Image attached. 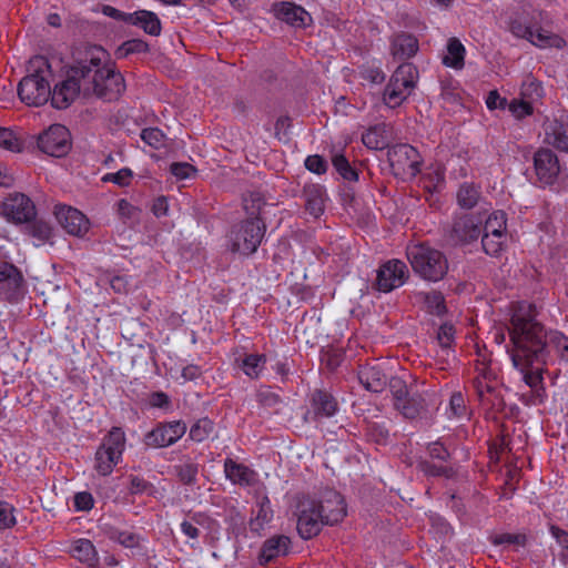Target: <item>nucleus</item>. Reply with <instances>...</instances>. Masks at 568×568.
Instances as JSON below:
<instances>
[{"instance_id": "41", "label": "nucleus", "mask_w": 568, "mask_h": 568, "mask_svg": "<svg viewBox=\"0 0 568 568\" xmlns=\"http://www.w3.org/2000/svg\"><path fill=\"white\" fill-rule=\"evenodd\" d=\"M214 430V423L207 418H201L196 420L190 428L189 436L192 440L201 443L209 438Z\"/></svg>"}, {"instance_id": "35", "label": "nucleus", "mask_w": 568, "mask_h": 568, "mask_svg": "<svg viewBox=\"0 0 568 568\" xmlns=\"http://www.w3.org/2000/svg\"><path fill=\"white\" fill-rule=\"evenodd\" d=\"M465 48L462 42L455 38L449 39L447 43V52L443 58L446 67L462 69L464 65Z\"/></svg>"}, {"instance_id": "52", "label": "nucleus", "mask_w": 568, "mask_h": 568, "mask_svg": "<svg viewBox=\"0 0 568 568\" xmlns=\"http://www.w3.org/2000/svg\"><path fill=\"white\" fill-rule=\"evenodd\" d=\"M133 179V172L129 168H123L114 173H106L103 175V182H111L119 186H128Z\"/></svg>"}, {"instance_id": "64", "label": "nucleus", "mask_w": 568, "mask_h": 568, "mask_svg": "<svg viewBox=\"0 0 568 568\" xmlns=\"http://www.w3.org/2000/svg\"><path fill=\"white\" fill-rule=\"evenodd\" d=\"M118 213L128 220L136 217L138 209L132 205L129 201L122 199L116 203Z\"/></svg>"}, {"instance_id": "28", "label": "nucleus", "mask_w": 568, "mask_h": 568, "mask_svg": "<svg viewBox=\"0 0 568 568\" xmlns=\"http://www.w3.org/2000/svg\"><path fill=\"white\" fill-rule=\"evenodd\" d=\"M273 10L276 18L295 28L306 27L312 22L310 13L292 2L278 3L274 6Z\"/></svg>"}, {"instance_id": "57", "label": "nucleus", "mask_w": 568, "mask_h": 568, "mask_svg": "<svg viewBox=\"0 0 568 568\" xmlns=\"http://www.w3.org/2000/svg\"><path fill=\"white\" fill-rule=\"evenodd\" d=\"M170 171L178 180L191 179L196 173L194 166L186 162L172 163Z\"/></svg>"}, {"instance_id": "3", "label": "nucleus", "mask_w": 568, "mask_h": 568, "mask_svg": "<svg viewBox=\"0 0 568 568\" xmlns=\"http://www.w3.org/2000/svg\"><path fill=\"white\" fill-rule=\"evenodd\" d=\"M476 377L473 379L474 394L486 415L495 417L505 408V400L499 381V367L491 357L475 361Z\"/></svg>"}, {"instance_id": "12", "label": "nucleus", "mask_w": 568, "mask_h": 568, "mask_svg": "<svg viewBox=\"0 0 568 568\" xmlns=\"http://www.w3.org/2000/svg\"><path fill=\"white\" fill-rule=\"evenodd\" d=\"M388 160L396 175L415 176L419 172V153L409 144H397L390 148Z\"/></svg>"}, {"instance_id": "33", "label": "nucleus", "mask_w": 568, "mask_h": 568, "mask_svg": "<svg viewBox=\"0 0 568 568\" xmlns=\"http://www.w3.org/2000/svg\"><path fill=\"white\" fill-rule=\"evenodd\" d=\"M418 50V42L409 34H398L392 44V53L400 60L409 59Z\"/></svg>"}, {"instance_id": "20", "label": "nucleus", "mask_w": 568, "mask_h": 568, "mask_svg": "<svg viewBox=\"0 0 568 568\" xmlns=\"http://www.w3.org/2000/svg\"><path fill=\"white\" fill-rule=\"evenodd\" d=\"M316 506L321 509L326 525H335L346 516V504L344 497L336 490L328 489L323 493L322 498L316 500Z\"/></svg>"}, {"instance_id": "4", "label": "nucleus", "mask_w": 568, "mask_h": 568, "mask_svg": "<svg viewBox=\"0 0 568 568\" xmlns=\"http://www.w3.org/2000/svg\"><path fill=\"white\" fill-rule=\"evenodd\" d=\"M406 256L414 273L425 281L438 282L448 271L446 256L425 243L408 245Z\"/></svg>"}, {"instance_id": "17", "label": "nucleus", "mask_w": 568, "mask_h": 568, "mask_svg": "<svg viewBox=\"0 0 568 568\" xmlns=\"http://www.w3.org/2000/svg\"><path fill=\"white\" fill-rule=\"evenodd\" d=\"M338 412V402L326 389H315L310 397V408L305 414L306 422H321L331 418Z\"/></svg>"}, {"instance_id": "51", "label": "nucleus", "mask_w": 568, "mask_h": 568, "mask_svg": "<svg viewBox=\"0 0 568 568\" xmlns=\"http://www.w3.org/2000/svg\"><path fill=\"white\" fill-rule=\"evenodd\" d=\"M548 399V394H547V390L546 388H540L539 389H531L526 392V393H523L519 397V400L521 402L523 405L525 406H540V405H544Z\"/></svg>"}, {"instance_id": "26", "label": "nucleus", "mask_w": 568, "mask_h": 568, "mask_svg": "<svg viewBox=\"0 0 568 568\" xmlns=\"http://www.w3.org/2000/svg\"><path fill=\"white\" fill-rule=\"evenodd\" d=\"M358 379L365 389L373 393L384 390L388 384L390 385L392 381H395L394 378L390 379L389 375L377 365H361Z\"/></svg>"}, {"instance_id": "56", "label": "nucleus", "mask_w": 568, "mask_h": 568, "mask_svg": "<svg viewBox=\"0 0 568 568\" xmlns=\"http://www.w3.org/2000/svg\"><path fill=\"white\" fill-rule=\"evenodd\" d=\"M93 506L94 499L89 491H80L74 495L73 507L77 511H89Z\"/></svg>"}, {"instance_id": "18", "label": "nucleus", "mask_w": 568, "mask_h": 568, "mask_svg": "<svg viewBox=\"0 0 568 568\" xmlns=\"http://www.w3.org/2000/svg\"><path fill=\"white\" fill-rule=\"evenodd\" d=\"M534 170L540 184H554L560 172L557 155L549 149H539L534 154Z\"/></svg>"}, {"instance_id": "15", "label": "nucleus", "mask_w": 568, "mask_h": 568, "mask_svg": "<svg viewBox=\"0 0 568 568\" xmlns=\"http://www.w3.org/2000/svg\"><path fill=\"white\" fill-rule=\"evenodd\" d=\"M408 277V268L400 260H389L377 270L376 286L384 293L392 292L404 285Z\"/></svg>"}, {"instance_id": "23", "label": "nucleus", "mask_w": 568, "mask_h": 568, "mask_svg": "<svg viewBox=\"0 0 568 568\" xmlns=\"http://www.w3.org/2000/svg\"><path fill=\"white\" fill-rule=\"evenodd\" d=\"M539 357H510L513 365L521 373L523 381L531 389L546 388L544 384L545 364L538 361Z\"/></svg>"}, {"instance_id": "38", "label": "nucleus", "mask_w": 568, "mask_h": 568, "mask_svg": "<svg viewBox=\"0 0 568 568\" xmlns=\"http://www.w3.org/2000/svg\"><path fill=\"white\" fill-rule=\"evenodd\" d=\"M506 214L503 211L493 212L486 220L484 233L507 236Z\"/></svg>"}, {"instance_id": "44", "label": "nucleus", "mask_w": 568, "mask_h": 568, "mask_svg": "<svg viewBox=\"0 0 568 568\" xmlns=\"http://www.w3.org/2000/svg\"><path fill=\"white\" fill-rule=\"evenodd\" d=\"M176 476L184 485H194L199 474V465L195 463H184L175 466Z\"/></svg>"}, {"instance_id": "13", "label": "nucleus", "mask_w": 568, "mask_h": 568, "mask_svg": "<svg viewBox=\"0 0 568 568\" xmlns=\"http://www.w3.org/2000/svg\"><path fill=\"white\" fill-rule=\"evenodd\" d=\"M185 433L186 424L183 420L159 423L145 434L144 444L154 448L169 447L181 439Z\"/></svg>"}, {"instance_id": "55", "label": "nucleus", "mask_w": 568, "mask_h": 568, "mask_svg": "<svg viewBox=\"0 0 568 568\" xmlns=\"http://www.w3.org/2000/svg\"><path fill=\"white\" fill-rule=\"evenodd\" d=\"M542 95V88L539 82L529 80L523 84L521 99L529 100L531 103Z\"/></svg>"}, {"instance_id": "10", "label": "nucleus", "mask_w": 568, "mask_h": 568, "mask_svg": "<svg viewBox=\"0 0 568 568\" xmlns=\"http://www.w3.org/2000/svg\"><path fill=\"white\" fill-rule=\"evenodd\" d=\"M87 75L84 72L83 59L72 65L67 73L65 80L57 84L52 92V104L57 109H64L75 100L79 94L84 95V82Z\"/></svg>"}, {"instance_id": "63", "label": "nucleus", "mask_w": 568, "mask_h": 568, "mask_svg": "<svg viewBox=\"0 0 568 568\" xmlns=\"http://www.w3.org/2000/svg\"><path fill=\"white\" fill-rule=\"evenodd\" d=\"M151 486L152 485L142 477H139V476L130 477L129 490L133 495L145 493Z\"/></svg>"}, {"instance_id": "1", "label": "nucleus", "mask_w": 568, "mask_h": 568, "mask_svg": "<svg viewBox=\"0 0 568 568\" xmlns=\"http://www.w3.org/2000/svg\"><path fill=\"white\" fill-rule=\"evenodd\" d=\"M509 336L517 351L527 352L528 355L539 353H568V337L560 332L546 333L535 320L532 305L520 303L511 316Z\"/></svg>"}, {"instance_id": "42", "label": "nucleus", "mask_w": 568, "mask_h": 568, "mask_svg": "<svg viewBox=\"0 0 568 568\" xmlns=\"http://www.w3.org/2000/svg\"><path fill=\"white\" fill-rule=\"evenodd\" d=\"M446 415L449 419H460L467 416V407L460 392L452 394L448 407L446 408Z\"/></svg>"}, {"instance_id": "34", "label": "nucleus", "mask_w": 568, "mask_h": 568, "mask_svg": "<svg viewBox=\"0 0 568 568\" xmlns=\"http://www.w3.org/2000/svg\"><path fill=\"white\" fill-rule=\"evenodd\" d=\"M363 143L372 150H382L388 143V131L385 124L369 128L362 136Z\"/></svg>"}, {"instance_id": "30", "label": "nucleus", "mask_w": 568, "mask_h": 568, "mask_svg": "<svg viewBox=\"0 0 568 568\" xmlns=\"http://www.w3.org/2000/svg\"><path fill=\"white\" fill-rule=\"evenodd\" d=\"M274 511L271 500L267 496H263L256 503V509L252 510V517L248 521L250 531L256 536H261L266 526L273 520Z\"/></svg>"}, {"instance_id": "59", "label": "nucleus", "mask_w": 568, "mask_h": 568, "mask_svg": "<svg viewBox=\"0 0 568 568\" xmlns=\"http://www.w3.org/2000/svg\"><path fill=\"white\" fill-rule=\"evenodd\" d=\"M362 77L366 80H369L372 83H381L385 79V74L382 71L379 65L366 64L362 68Z\"/></svg>"}, {"instance_id": "62", "label": "nucleus", "mask_w": 568, "mask_h": 568, "mask_svg": "<svg viewBox=\"0 0 568 568\" xmlns=\"http://www.w3.org/2000/svg\"><path fill=\"white\" fill-rule=\"evenodd\" d=\"M305 166L308 171L322 174L326 171V162L320 155H310L305 160Z\"/></svg>"}, {"instance_id": "37", "label": "nucleus", "mask_w": 568, "mask_h": 568, "mask_svg": "<svg viewBox=\"0 0 568 568\" xmlns=\"http://www.w3.org/2000/svg\"><path fill=\"white\" fill-rule=\"evenodd\" d=\"M267 362V357H239L237 366L251 378L260 377Z\"/></svg>"}, {"instance_id": "9", "label": "nucleus", "mask_w": 568, "mask_h": 568, "mask_svg": "<svg viewBox=\"0 0 568 568\" xmlns=\"http://www.w3.org/2000/svg\"><path fill=\"white\" fill-rule=\"evenodd\" d=\"M390 390L394 398V407L405 418L414 419L427 413V394L408 390L407 386L397 378L390 382Z\"/></svg>"}, {"instance_id": "25", "label": "nucleus", "mask_w": 568, "mask_h": 568, "mask_svg": "<svg viewBox=\"0 0 568 568\" xmlns=\"http://www.w3.org/2000/svg\"><path fill=\"white\" fill-rule=\"evenodd\" d=\"M291 538L285 535H274L267 538L258 554V562L266 566L278 557H284L291 551Z\"/></svg>"}, {"instance_id": "47", "label": "nucleus", "mask_w": 568, "mask_h": 568, "mask_svg": "<svg viewBox=\"0 0 568 568\" xmlns=\"http://www.w3.org/2000/svg\"><path fill=\"white\" fill-rule=\"evenodd\" d=\"M332 163L343 179L347 181H356L358 179L356 171L349 165V162L343 154H335Z\"/></svg>"}, {"instance_id": "16", "label": "nucleus", "mask_w": 568, "mask_h": 568, "mask_svg": "<svg viewBox=\"0 0 568 568\" xmlns=\"http://www.w3.org/2000/svg\"><path fill=\"white\" fill-rule=\"evenodd\" d=\"M1 214L13 223H26L36 216V206L27 195L14 193L2 202Z\"/></svg>"}, {"instance_id": "46", "label": "nucleus", "mask_w": 568, "mask_h": 568, "mask_svg": "<svg viewBox=\"0 0 568 568\" xmlns=\"http://www.w3.org/2000/svg\"><path fill=\"white\" fill-rule=\"evenodd\" d=\"M507 236L484 233L481 244L484 251L489 255H498L505 246Z\"/></svg>"}, {"instance_id": "27", "label": "nucleus", "mask_w": 568, "mask_h": 568, "mask_svg": "<svg viewBox=\"0 0 568 568\" xmlns=\"http://www.w3.org/2000/svg\"><path fill=\"white\" fill-rule=\"evenodd\" d=\"M545 142L554 148L568 152V122L547 119L544 122Z\"/></svg>"}, {"instance_id": "36", "label": "nucleus", "mask_w": 568, "mask_h": 568, "mask_svg": "<svg viewBox=\"0 0 568 568\" xmlns=\"http://www.w3.org/2000/svg\"><path fill=\"white\" fill-rule=\"evenodd\" d=\"M306 210L315 217L324 211L325 193L321 186L313 185L305 190Z\"/></svg>"}, {"instance_id": "29", "label": "nucleus", "mask_w": 568, "mask_h": 568, "mask_svg": "<svg viewBox=\"0 0 568 568\" xmlns=\"http://www.w3.org/2000/svg\"><path fill=\"white\" fill-rule=\"evenodd\" d=\"M69 554L72 558L89 568H97L100 562L98 550L94 544L87 538H78L71 541Z\"/></svg>"}, {"instance_id": "24", "label": "nucleus", "mask_w": 568, "mask_h": 568, "mask_svg": "<svg viewBox=\"0 0 568 568\" xmlns=\"http://www.w3.org/2000/svg\"><path fill=\"white\" fill-rule=\"evenodd\" d=\"M513 32L518 36L528 39L534 45L546 49V48H562L566 42L565 40L546 29L542 28H520L511 27Z\"/></svg>"}, {"instance_id": "32", "label": "nucleus", "mask_w": 568, "mask_h": 568, "mask_svg": "<svg viewBox=\"0 0 568 568\" xmlns=\"http://www.w3.org/2000/svg\"><path fill=\"white\" fill-rule=\"evenodd\" d=\"M453 232L460 242H471L480 235L479 224L471 216L460 217L454 225Z\"/></svg>"}, {"instance_id": "50", "label": "nucleus", "mask_w": 568, "mask_h": 568, "mask_svg": "<svg viewBox=\"0 0 568 568\" xmlns=\"http://www.w3.org/2000/svg\"><path fill=\"white\" fill-rule=\"evenodd\" d=\"M513 116L520 120L532 114V104L529 100L514 99L506 105Z\"/></svg>"}, {"instance_id": "8", "label": "nucleus", "mask_w": 568, "mask_h": 568, "mask_svg": "<svg viewBox=\"0 0 568 568\" xmlns=\"http://www.w3.org/2000/svg\"><path fill=\"white\" fill-rule=\"evenodd\" d=\"M31 64L37 69L34 73L20 81L18 93L21 101L28 105L38 106L44 104L51 94L50 84L42 71V68H48V63L43 57H36L31 60Z\"/></svg>"}, {"instance_id": "19", "label": "nucleus", "mask_w": 568, "mask_h": 568, "mask_svg": "<svg viewBox=\"0 0 568 568\" xmlns=\"http://www.w3.org/2000/svg\"><path fill=\"white\" fill-rule=\"evenodd\" d=\"M54 215L58 223L70 235L83 236L90 229V222L87 216L72 206L62 204L55 205Z\"/></svg>"}, {"instance_id": "61", "label": "nucleus", "mask_w": 568, "mask_h": 568, "mask_svg": "<svg viewBox=\"0 0 568 568\" xmlns=\"http://www.w3.org/2000/svg\"><path fill=\"white\" fill-rule=\"evenodd\" d=\"M427 452L433 459L447 462L450 457L448 449L439 442L429 443Z\"/></svg>"}, {"instance_id": "21", "label": "nucleus", "mask_w": 568, "mask_h": 568, "mask_svg": "<svg viewBox=\"0 0 568 568\" xmlns=\"http://www.w3.org/2000/svg\"><path fill=\"white\" fill-rule=\"evenodd\" d=\"M223 470L227 480L243 488L254 487L260 480V475L255 469L230 457L224 459Z\"/></svg>"}, {"instance_id": "60", "label": "nucleus", "mask_w": 568, "mask_h": 568, "mask_svg": "<svg viewBox=\"0 0 568 568\" xmlns=\"http://www.w3.org/2000/svg\"><path fill=\"white\" fill-rule=\"evenodd\" d=\"M418 468L427 476L439 477L447 474V467L436 465L433 462L422 459L418 463Z\"/></svg>"}, {"instance_id": "40", "label": "nucleus", "mask_w": 568, "mask_h": 568, "mask_svg": "<svg viewBox=\"0 0 568 568\" xmlns=\"http://www.w3.org/2000/svg\"><path fill=\"white\" fill-rule=\"evenodd\" d=\"M21 281L17 267L9 263H0V288H16Z\"/></svg>"}, {"instance_id": "14", "label": "nucleus", "mask_w": 568, "mask_h": 568, "mask_svg": "<svg viewBox=\"0 0 568 568\" xmlns=\"http://www.w3.org/2000/svg\"><path fill=\"white\" fill-rule=\"evenodd\" d=\"M39 149L51 156L65 155L71 146L70 133L64 125H50L38 136Z\"/></svg>"}, {"instance_id": "43", "label": "nucleus", "mask_w": 568, "mask_h": 568, "mask_svg": "<svg viewBox=\"0 0 568 568\" xmlns=\"http://www.w3.org/2000/svg\"><path fill=\"white\" fill-rule=\"evenodd\" d=\"M479 199V191L471 184H464L457 193L458 204L465 209H471Z\"/></svg>"}, {"instance_id": "45", "label": "nucleus", "mask_w": 568, "mask_h": 568, "mask_svg": "<svg viewBox=\"0 0 568 568\" xmlns=\"http://www.w3.org/2000/svg\"><path fill=\"white\" fill-rule=\"evenodd\" d=\"M22 145V140L11 129L0 126L1 148L12 152H20Z\"/></svg>"}, {"instance_id": "58", "label": "nucleus", "mask_w": 568, "mask_h": 568, "mask_svg": "<svg viewBox=\"0 0 568 568\" xmlns=\"http://www.w3.org/2000/svg\"><path fill=\"white\" fill-rule=\"evenodd\" d=\"M426 189L437 190L445 180L444 169L440 165H437L426 174Z\"/></svg>"}, {"instance_id": "54", "label": "nucleus", "mask_w": 568, "mask_h": 568, "mask_svg": "<svg viewBox=\"0 0 568 568\" xmlns=\"http://www.w3.org/2000/svg\"><path fill=\"white\" fill-rule=\"evenodd\" d=\"M455 329L450 324H443L438 332L436 341L440 345L442 352H448L454 341Z\"/></svg>"}, {"instance_id": "6", "label": "nucleus", "mask_w": 568, "mask_h": 568, "mask_svg": "<svg viewBox=\"0 0 568 568\" xmlns=\"http://www.w3.org/2000/svg\"><path fill=\"white\" fill-rule=\"evenodd\" d=\"M417 81V69L410 63L400 64L384 89V104L390 109L402 105L415 90Z\"/></svg>"}, {"instance_id": "48", "label": "nucleus", "mask_w": 568, "mask_h": 568, "mask_svg": "<svg viewBox=\"0 0 568 568\" xmlns=\"http://www.w3.org/2000/svg\"><path fill=\"white\" fill-rule=\"evenodd\" d=\"M490 541L495 546L514 545L525 547L527 544V536L525 534L503 532L493 536Z\"/></svg>"}, {"instance_id": "39", "label": "nucleus", "mask_w": 568, "mask_h": 568, "mask_svg": "<svg viewBox=\"0 0 568 568\" xmlns=\"http://www.w3.org/2000/svg\"><path fill=\"white\" fill-rule=\"evenodd\" d=\"M365 436L378 445H386L389 429L384 422H368L365 426Z\"/></svg>"}, {"instance_id": "5", "label": "nucleus", "mask_w": 568, "mask_h": 568, "mask_svg": "<svg viewBox=\"0 0 568 568\" xmlns=\"http://www.w3.org/2000/svg\"><path fill=\"white\" fill-rule=\"evenodd\" d=\"M126 436L121 427H112L103 437L94 454V469L100 476H109L122 462Z\"/></svg>"}, {"instance_id": "49", "label": "nucleus", "mask_w": 568, "mask_h": 568, "mask_svg": "<svg viewBox=\"0 0 568 568\" xmlns=\"http://www.w3.org/2000/svg\"><path fill=\"white\" fill-rule=\"evenodd\" d=\"M16 508L8 501L0 500V531L11 529L17 525Z\"/></svg>"}, {"instance_id": "31", "label": "nucleus", "mask_w": 568, "mask_h": 568, "mask_svg": "<svg viewBox=\"0 0 568 568\" xmlns=\"http://www.w3.org/2000/svg\"><path fill=\"white\" fill-rule=\"evenodd\" d=\"M123 21L143 29L150 36H159L161 33V21L152 11L139 10L128 13V16H123Z\"/></svg>"}, {"instance_id": "11", "label": "nucleus", "mask_w": 568, "mask_h": 568, "mask_svg": "<svg viewBox=\"0 0 568 568\" xmlns=\"http://www.w3.org/2000/svg\"><path fill=\"white\" fill-rule=\"evenodd\" d=\"M297 523L296 528L298 535L307 540L317 536L322 527L326 525L324 517L321 515V509L316 506L315 499H303L297 505Z\"/></svg>"}, {"instance_id": "53", "label": "nucleus", "mask_w": 568, "mask_h": 568, "mask_svg": "<svg viewBox=\"0 0 568 568\" xmlns=\"http://www.w3.org/2000/svg\"><path fill=\"white\" fill-rule=\"evenodd\" d=\"M141 139L154 149H160L165 144V136L158 128H148L141 132Z\"/></svg>"}, {"instance_id": "2", "label": "nucleus", "mask_w": 568, "mask_h": 568, "mask_svg": "<svg viewBox=\"0 0 568 568\" xmlns=\"http://www.w3.org/2000/svg\"><path fill=\"white\" fill-rule=\"evenodd\" d=\"M87 80L84 97H97L106 101L116 100L125 90V82L102 48H93L83 59Z\"/></svg>"}, {"instance_id": "22", "label": "nucleus", "mask_w": 568, "mask_h": 568, "mask_svg": "<svg viewBox=\"0 0 568 568\" xmlns=\"http://www.w3.org/2000/svg\"><path fill=\"white\" fill-rule=\"evenodd\" d=\"M102 531L109 540L135 551L136 554H142L143 542L145 539L133 529H129L120 525L104 524L102 526Z\"/></svg>"}, {"instance_id": "7", "label": "nucleus", "mask_w": 568, "mask_h": 568, "mask_svg": "<svg viewBox=\"0 0 568 568\" xmlns=\"http://www.w3.org/2000/svg\"><path fill=\"white\" fill-rule=\"evenodd\" d=\"M265 233L260 219H250L235 225L227 235V248L232 253L250 255L260 246Z\"/></svg>"}]
</instances>
